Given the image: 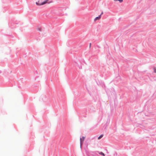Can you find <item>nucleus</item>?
Wrapping results in <instances>:
<instances>
[{
  "instance_id": "1",
  "label": "nucleus",
  "mask_w": 156,
  "mask_h": 156,
  "mask_svg": "<svg viewBox=\"0 0 156 156\" xmlns=\"http://www.w3.org/2000/svg\"><path fill=\"white\" fill-rule=\"evenodd\" d=\"M49 0H46V1H44L41 3H39L38 2H36V3L37 5H44L46 3H47V2Z\"/></svg>"
},
{
  "instance_id": "2",
  "label": "nucleus",
  "mask_w": 156,
  "mask_h": 156,
  "mask_svg": "<svg viewBox=\"0 0 156 156\" xmlns=\"http://www.w3.org/2000/svg\"><path fill=\"white\" fill-rule=\"evenodd\" d=\"M85 136H82V138H81L80 139V144L81 145V144H82L83 143V141L84 140H85Z\"/></svg>"
},
{
  "instance_id": "3",
  "label": "nucleus",
  "mask_w": 156,
  "mask_h": 156,
  "mask_svg": "<svg viewBox=\"0 0 156 156\" xmlns=\"http://www.w3.org/2000/svg\"><path fill=\"white\" fill-rule=\"evenodd\" d=\"M101 18V15H100L96 17L94 19V21H96L97 20H99Z\"/></svg>"
},
{
  "instance_id": "4",
  "label": "nucleus",
  "mask_w": 156,
  "mask_h": 156,
  "mask_svg": "<svg viewBox=\"0 0 156 156\" xmlns=\"http://www.w3.org/2000/svg\"><path fill=\"white\" fill-rule=\"evenodd\" d=\"M115 2L119 1L121 3L123 2V0H114Z\"/></svg>"
},
{
  "instance_id": "5",
  "label": "nucleus",
  "mask_w": 156,
  "mask_h": 156,
  "mask_svg": "<svg viewBox=\"0 0 156 156\" xmlns=\"http://www.w3.org/2000/svg\"><path fill=\"white\" fill-rule=\"evenodd\" d=\"M103 136V135H101L98 138V140H100V139H101L102 137Z\"/></svg>"
},
{
  "instance_id": "6",
  "label": "nucleus",
  "mask_w": 156,
  "mask_h": 156,
  "mask_svg": "<svg viewBox=\"0 0 156 156\" xmlns=\"http://www.w3.org/2000/svg\"><path fill=\"white\" fill-rule=\"evenodd\" d=\"M99 154L103 156H105V154L102 152H100Z\"/></svg>"
},
{
  "instance_id": "7",
  "label": "nucleus",
  "mask_w": 156,
  "mask_h": 156,
  "mask_svg": "<svg viewBox=\"0 0 156 156\" xmlns=\"http://www.w3.org/2000/svg\"><path fill=\"white\" fill-rule=\"evenodd\" d=\"M154 72L156 73V68H154Z\"/></svg>"
},
{
  "instance_id": "8",
  "label": "nucleus",
  "mask_w": 156,
  "mask_h": 156,
  "mask_svg": "<svg viewBox=\"0 0 156 156\" xmlns=\"http://www.w3.org/2000/svg\"><path fill=\"white\" fill-rule=\"evenodd\" d=\"M91 45V43H90V47Z\"/></svg>"
},
{
  "instance_id": "9",
  "label": "nucleus",
  "mask_w": 156,
  "mask_h": 156,
  "mask_svg": "<svg viewBox=\"0 0 156 156\" xmlns=\"http://www.w3.org/2000/svg\"><path fill=\"white\" fill-rule=\"evenodd\" d=\"M103 14V12H101V14L100 15H101L102 14Z\"/></svg>"
}]
</instances>
